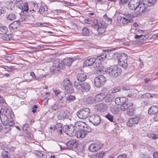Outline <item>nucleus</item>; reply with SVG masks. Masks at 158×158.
Segmentation results:
<instances>
[{
    "mask_svg": "<svg viewBox=\"0 0 158 158\" xmlns=\"http://www.w3.org/2000/svg\"><path fill=\"white\" fill-rule=\"evenodd\" d=\"M107 72L109 77H116L121 74L122 70L117 65H114L108 68L107 69Z\"/></svg>",
    "mask_w": 158,
    "mask_h": 158,
    "instance_id": "obj_1",
    "label": "nucleus"
},
{
    "mask_svg": "<svg viewBox=\"0 0 158 158\" xmlns=\"http://www.w3.org/2000/svg\"><path fill=\"white\" fill-rule=\"evenodd\" d=\"M74 85L75 88L77 89L80 90H84L85 91H89L91 88L90 85L86 82H79L75 81Z\"/></svg>",
    "mask_w": 158,
    "mask_h": 158,
    "instance_id": "obj_2",
    "label": "nucleus"
},
{
    "mask_svg": "<svg viewBox=\"0 0 158 158\" xmlns=\"http://www.w3.org/2000/svg\"><path fill=\"white\" fill-rule=\"evenodd\" d=\"M64 65L63 64V62H60V60L59 59L55 60L53 62V66L51 68L50 70L52 72L56 73L57 71H58L59 69H64Z\"/></svg>",
    "mask_w": 158,
    "mask_h": 158,
    "instance_id": "obj_3",
    "label": "nucleus"
},
{
    "mask_svg": "<svg viewBox=\"0 0 158 158\" xmlns=\"http://www.w3.org/2000/svg\"><path fill=\"white\" fill-rule=\"evenodd\" d=\"M90 110L88 108H84L81 109L77 113L78 117L81 119H85L89 115Z\"/></svg>",
    "mask_w": 158,
    "mask_h": 158,
    "instance_id": "obj_4",
    "label": "nucleus"
},
{
    "mask_svg": "<svg viewBox=\"0 0 158 158\" xmlns=\"http://www.w3.org/2000/svg\"><path fill=\"white\" fill-rule=\"evenodd\" d=\"M63 130L64 132L70 136H73L75 134V127L72 124L64 125L63 127Z\"/></svg>",
    "mask_w": 158,
    "mask_h": 158,
    "instance_id": "obj_5",
    "label": "nucleus"
},
{
    "mask_svg": "<svg viewBox=\"0 0 158 158\" xmlns=\"http://www.w3.org/2000/svg\"><path fill=\"white\" fill-rule=\"evenodd\" d=\"M106 80V78L103 75L96 77L94 79L95 85L97 87H101L104 84Z\"/></svg>",
    "mask_w": 158,
    "mask_h": 158,
    "instance_id": "obj_6",
    "label": "nucleus"
},
{
    "mask_svg": "<svg viewBox=\"0 0 158 158\" xmlns=\"http://www.w3.org/2000/svg\"><path fill=\"white\" fill-rule=\"evenodd\" d=\"M135 17L132 13L126 15L125 17H121L120 21L123 24H127L129 23L133 22V18Z\"/></svg>",
    "mask_w": 158,
    "mask_h": 158,
    "instance_id": "obj_7",
    "label": "nucleus"
},
{
    "mask_svg": "<svg viewBox=\"0 0 158 158\" xmlns=\"http://www.w3.org/2000/svg\"><path fill=\"white\" fill-rule=\"evenodd\" d=\"M63 85L64 89L68 93H71L73 92L72 84L69 80H64L63 81Z\"/></svg>",
    "mask_w": 158,
    "mask_h": 158,
    "instance_id": "obj_8",
    "label": "nucleus"
},
{
    "mask_svg": "<svg viewBox=\"0 0 158 158\" xmlns=\"http://www.w3.org/2000/svg\"><path fill=\"white\" fill-rule=\"evenodd\" d=\"M89 120L94 125L98 126L101 122V117L97 114H93L89 117Z\"/></svg>",
    "mask_w": 158,
    "mask_h": 158,
    "instance_id": "obj_9",
    "label": "nucleus"
},
{
    "mask_svg": "<svg viewBox=\"0 0 158 158\" xmlns=\"http://www.w3.org/2000/svg\"><path fill=\"white\" fill-rule=\"evenodd\" d=\"M140 118L138 117L130 118L127 123V125L129 127H132L133 125L137 124L139 122Z\"/></svg>",
    "mask_w": 158,
    "mask_h": 158,
    "instance_id": "obj_10",
    "label": "nucleus"
},
{
    "mask_svg": "<svg viewBox=\"0 0 158 158\" xmlns=\"http://www.w3.org/2000/svg\"><path fill=\"white\" fill-rule=\"evenodd\" d=\"M125 55L126 58L122 57L119 59L118 62L119 65L124 69L128 67V64L127 63V56L126 54Z\"/></svg>",
    "mask_w": 158,
    "mask_h": 158,
    "instance_id": "obj_11",
    "label": "nucleus"
},
{
    "mask_svg": "<svg viewBox=\"0 0 158 158\" xmlns=\"http://www.w3.org/2000/svg\"><path fill=\"white\" fill-rule=\"evenodd\" d=\"M1 148L3 151L2 153V158H10L8 155V152L7 151L6 145L5 143H1L0 145Z\"/></svg>",
    "mask_w": 158,
    "mask_h": 158,
    "instance_id": "obj_12",
    "label": "nucleus"
},
{
    "mask_svg": "<svg viewBox=\"0 0 158 158\" xmlns=\"http://www.w3.org/2000/svg\"><path fill=\"white\" fill-rule=\"evenodd\" d=\"M147 10L146 5L144 3H141L139 5V6L137 8L136 10L138 11L137 15L140 14L144 13Z\"/></svg>",
    "mask_w": 158,
    "mask_h": 158,
    "instance_id": "obj_13",
    "label": "nucleus"
},
{
    "mask_svg": "<svg viewBox=\"0 0 158 158\" xmlns=\"http://www.w3.org/2000/svg\"><path fill=\"white\" fill-rule=\"evenodd\" d=\"M19 22H18V20L15 21L10 24L9 28L11 31H15L19 27Z\"/></svg>",
    "mask_w": 158,
    "mask_h": 158,
    "instance_id": "obj_14",
    "label": "nucleus"
},
{
    "mask_svg": "<svg viewBox=\"0 0 158 158\" xmlns=\"http://www.w3.org/2000/svg\"><path fill=\"white\" fill-rule=\"evenodd\" d=\"M69 114V112L67 110L62 111L59 113L58 116V119L61 120L64 118H68Z\"/></svg>",
    "mask_w": 158,
    "mask_h": 158,
    "instance_id": "obj_15",
    "label": "nucleus"
},
{
    "mask_svg": "<svg viewBox=\"0 0 158 158\" xmlns=\"http://www.w3.org/2000/svg\"><path fill=\"white\" fill-rule=\"evenodd\" d=\"M50 128L51 130L59 131L61 134H62V124L61 123H58L54 126L50 127Z\"/></svg>",
    "mask_w": 158,
    "mask_h": 158,
    "instance_id": "obj_16",
    "label": "nucleus"
},
{
    "mask_svg": "<svg viewBox=\"0 0 158 158\" xmlns=\"http://www.w3.org/2000/svg\"><path fill=\"white\" fill-rule=\"evenodd\" d=\"M86 135L85 133L83 130H79L75 132L74 136H75L77 138H83L85 137Z\"/></svg>",
    "mask_w": 158,
    "mask_h": 158,
    "instance_id": "obj_17",
    "label": "nucleus"
},
{
    "mask_svg": "<svg viewBox=\"0 0 158 158\" xmlns=\"http://www.w3.org/2000/svg\"><path fill=\"white\" fill-rule=\"evenodd\" d=\"M101 148L96 144H91L89 147V149L91 152H96L100 149Z\"/></svg>",
    "mask_w": 158,
    "mask_h": 158,
    "instance_id": "obj_18",
    "label": "nucleus"
},
{
    "mask_svg": "<svg viewBox=\"0 0 158 158\" xmlns=\"http://www.w3.org/2000/svg\"><path fill=\"white\" fill-rule=\"evenodd\" d=\"M97 109L101 112H104L106 111L107 109V106L106 104L101 103L96 106Z\"/></svg>",
    "mask_w": 158,
    "mask_h": 158,
    "instance_id": "obj_19",
    "label": "nucleus"
},
{
    "mask_svg": "<svg viewBox=\"0 0 158 158\" xmlns=\"http://www.w3.org/2000/svg\"><path fill=\"white\" fill-rule=\"evenodd\" d=\"M96 59L93 58H91L85 60L83 63L84 67L92 65L95 62Z\"/></svg>",
    "mask_w": 158,
    "mask_h": 158,
    "instance_id": "obj_20",
    "label": "nucleus"
},
{
    "mask_svg": "<svg viewBox=\"0 0 158 158\" xmlns=\"http://www.w3.org/2000/svg\"><path fill=\"white\" fill-rule=\"evenodd\" d=\"M66 145L69 148H76L77 147V143L76 140L75 139L69 140L67 143Z\"/></svg>",
    "mask_w": 158,
    "mask_h": 158,
    "instance_id": "obj_21",
    "label": "nucleus"
},
{
    "mask_svg": "<svg viewBox=\"0 0 158 158\" xmlns=\"http://www.w3.org/2000/svg\"><path fill=\"white\" fill-rule=\"evenodd\" d=\"M87 76L86 74L83 73H79L77 76V79L78 81L81 82L84 81L86 79Z\"/></svg>",
    "mask_w": 158,
    "mask_h": 158,
    "instance_id": "obj_22",
    "label": "nucleus"
},
{
    "mask_svg": "<svg viewBox=\"0 0 158 158\" xmlns=\"http://www.w3.org/2000/svg\"><path fill=\"white\" fill-rule=\"evenodd\" d=\"M125 55V53H124L116 52L114 53L112 57L114 59H117L118 60L119 59L122 57L126 58Z\"/></svg>",
    "mask_w": 158,
    "mask_h": 158,
    "instance_id": "obj_23",
    "label": "nucleus"
},
{
    "mask_svg": "<svg viewBox=\"0 0 158 158\" xmlns=\"http://www.w3.org/2000/svg\"><path fill=\"white\" fill-rule=\"evenodd\" d=\"M158 111V107L152 106L148 109V112L150 114H156Z\"/></svg>",
    "mask_w": 158,
    "mask_h": 158,
    "instance_id": "obj_24",
    "label": "nucleus"
},
{
    "mask_svg": "<svg viewBox=\"0 0 158 158\" xmlns=\"http://www.w3.org/2000/svg\"><path fill=\"white\" fill-rule=\"evenodd\" d=\"M133 104L132 102H128L126 104L125 103L121 105L120 107V110L122 111H124L127 109L129 108V107L133 106Z\"/></svg>",
    "mask_w": 158,
    "mask_h": 158,
    "instance_id": "obj_25",
    "label": "nucleus"
},
{
    "mask_svg": "<svg viewBox=\"0 0 158 158\" xmlns=\"http://www.w3.org/2000/svg\"><path fill=\"white\" fill-rule=\"evenodd\" d=\"M111 112L113 114H117L119 112V108L116 105H112L110 108Z\"/></svg>",
    "mask_w": 158,
    "mask_h": 158,
    "instance_id": "obj_26",
    "label": "nucleus"
},
{
    "mask_svg": "<svg viewBox=\"0 0 158 158\" xmlns=\"http://www.w3.org/2000/svg\"><path fill=\"white\" fill-rule=\"evenodd\" d=\"M95 24L94 25H98L99 28H100L102 29H105L107 27V24L104 22H98L97 20H94Z\"/></svg>",
    "mask_w": 158,
    "mask_h": 158,
    "instance_id": "obj_27",
    "label": "nucleus"
},
{
    "mask_svg": "<svg viewBox=\"0 0 158 158\" xmlns=\"http://www.w3.org/2000/svg\"><path fill=\"white\" fill-rule=\"evenodd\" d=\"M6 115V114H1L0 116V119L1 121L5 125L7 124V122L9 120Z\"/></svg>",
    "mask_w": 158,
    "mask_h": 158,
    "instance_id": "obj_28",
    "label": "nucleus"
},
{
    "mask_svg": "<svg viewBox=\"0 0 158 158\" xmlns=\"http://www.w3.org/2000/svg\"><path fill=\"white\" fill-rule=\"evenodd\" d=\"M74 61V60L73 58H67L64 60L63 63L64 65L65 64L68 66H70Z\"/></svg>",
    "mask_w": 158,
    "mask_h": 158,
    "instance_id": "obj_29",
    "label": "nucleus"
},
{
    "mask_svg": "<svg viewBox=\"0 0 158 158\" xmlns=\"http://www.w3.org/2000/svg\"><path fill=\"white\" fill-rule=\"evenodd\" d=\"M105 98V95L103 93H100L97 94L94 98L95 101L100 102Z\"/></svg>",
    "mask_w": 158,
    "mask_h": 158,
    "instance_id": "obj_30",
    "label": "nucleus"
},
{
    "mask_svg": "<svg viewBox=\"0 0 158 158\" xmlns=\"http://www.w3.org/2000/svg\"><path fill=\"white\" fill-rule=\"evenodd\" d=\"M14 125V122L13 120H11L10 122L8 120V121L7 122V124L5 125L8 127H5V128L6 129V131H5L4 132L5 133H7L10 130V127L13 126Z\"/></svg>",
    "mask_w": 158,
    "mask_h": 158,
    "instance_id": "obj_31",
    "label": "nucleus"
},
{
    "mask_svg": "<svg viewBox=\"0 0 158 158\" xmlns=\"http://www.w3.org/2000/svg\"><path fill=\"white\" fill-rule=\"evenodd\" d=\"M135 108L133 107V106L129 107L128 110L127 111V114L130 116L133 115L135 113Z\"/></svg>",
    "mask_w": 158,
    "mask_h": 158,
    "instance_id": "obj_32",
    "label": "nucleus"
},
{
    "mask_svg": "<svg viewBox=\"0 0 158 158\" xmlns=\"http://www.w3.org/2000/svg\"><path fill=\"white\" fill-rule=\"evenodd\" d=\"M85 123L81 122H78L75 123V125L76 127H78L79 130H83Z\"/></svg>",
    "mask_w": 158,
    "mask_h": 158,
    "instance_id": "obj_33",
    "label": "nucleus"
},
{
    "mask_svg": "<svg viewBox=\"0 0 158 158\" xmlns=\"http://www.w3.org/2000/svg\"><path fill=\"white\" fill-rule=\"evenodd\" d=\"M104 155V153L103 152L97 153L96 155H92L90 158H102Z\"/></svg>",
    "mask_w": 158,
    "mask_h": 158,
    "instance_id": "obj_34",
    "label": "nucleus"
},
{
    "mask_svg": "<svg viewBox=\"0 0 158 158\" xmlns=\"http://www.w3.org/2000/svg\"><path fill=\"white\" fill-rule=\"evenodd\" d=\"M66 102H71L76 99V98L74 96L70 95L66 97Z\"/></svg>",
    "mask_w": 158,
    "mask_h": 158,
    "instance_id": "obj_35",
    "label": "nucleus"
},
{
    "mask_svg": "<svg viewBox=\"0 0 158 158\" xmlns=\"http://www.w3.org/2000/svg\"><path fill=\"white\" fill-rule=\"evenodd\" d=\"M147 135L149 138L154 140L158 139V134H156L150 133L148 134Z\"/></svg>",
    "mask_w": 158,
    "mask_h": 158,
    "instance_id": "obj_36",
    "label": "nucleus"
},
{
    "mask_svg": "<svg viewBox=\"0 0 158 158\" xmlns=\"http://www.w3.org/2000/svg\"><path fill=\"white\" fill-rule=\"evenodd\" d=\"M94 28L96 29L98 32L99 34H102L104 33L105 31V29L99 28L98 26L96 25H94Z\"/></svg>",
    "mask_w": 158,
    "mask_h": 158,
    "instance_id": "obj_37",
    "label": "nucleus"
},
{
    "mask_svg": "<svg viewBox=\"0 0 158 158\" xmlns=\"http://www.w3.org/2000/svg\"><path fill=\"white\" fill-rule=\"evenodd\" d=\"M8 30V28L6 27L2 26L0 25V34H4L6 33Z\"/></svg>",
    "mask_w": 158,
    "mask_h": 158,
    "instance_id": "obj_38",
    "label": "nucleus"
},
{
    "mask_svg": "<svg viewBox=\"0 0 158 158\" xmlns=\"http://www.w3.org/2000/svg\"><path fill=\"white\" fill-rule=\"evenodd\" d=\"M48 8L47 6L46 5H41L39 11L41 14L43 13L45 11H47Z\"/></svg>",
    "mask_w": 158,
    "mask_h": 158,
    "instance_id": "obj_39",
    "label": "nucleus"
},
{
    "mask_svg": "<svg viewBox=\"0 0 158 158\" xmlns=\"http://www.w3.org/2000/svg\"><path fill=\"white\" fill-rule=\"evenodd\" d=\"M105 100L107 102H110L112 101L114 99V97L113 95L110 94L107 95L105 96Z\"/></svg>",
    "mask_w": 158,
    "mask_h": 158,
    "instance_id": "obj_40",
    "label": "nucleus"
},
{
    "mask_svg": "<svg viewBox=\"0 0 158 158\" xmlns=\"http://www.w3.org/2000/svg\"><path fill=\"white\" fill-rule=\"evenodd\" d=\"M85 125L83 128V131L85 133L86 135L88 132H90L92 131V129L86 123Z\"/></svg>",
    "mask_w": 158,
    "mask_h": 158,
    "instance_id": "obj_41",
    "label": "nucleus"
},
{
    "mask_svg": "<svg viewBox=\"0 0 158 158\" xmlns=\"http://www.w3.org/2000/svg\"><path fill=\"white\" fill-rule=\"evenodd\" d=\"M128 6L130 9L132 10H136L137 7L135 6V5L134 4L133 2L131 0L128 3Z\"/></svg>",
    "mask_w": 158,
    "mask_h": 158,
    "instance_id": "obj_42",
    "label": "nucleus"
},
{
    "mask_svg": "<svg viewBox=\"0 0 158 158\" xmlns=\"http://www.w3.org/2000/svg\"><path fill=\"white\" fill-rule=\"evenodd\" d=\"M8 111H9L7 108L6 107L4 106L2 107L0 110V114H6L7 115L8 113Z\"/></svg>",
    "mask_w": 158,
    "mask_h": 158,
    "instance_id": "obj_43",
    "label": "nucleus"
},
{
    "mask_svg": "<svg viewBox=\"0 0 158 158\" xmlns=\"http://www.w3.org/2000/svg\"><path fill=\"white\" fill-rule=\"evenodd\" d=\"M15 4L16 6L19 8H22V5L23 3L22 0H16Z\"/></svg>",
    "mask_w": 158,
    "mask_h": 158,
    "instance_id": "obj_44",
    "label": "nucleus"
},
{
    "mask_svg": "<svg viewBox=\"0 0 158 158\" xmlns=\"http://www.w3.org/2000/svg\"><path fill=\"white\" fill-rule=\"evenodd\" d=\"M16 16L15 14L13 13L9 14L7 16V18L10 20H14L15 19Z\"/></svg>",
    "mask_w": 158,
    "mask_h": 158,
    "instance_id": "obj_45",
    "label": "nucleus"
},
{
    "mask_svg": "<svg viewBox=\"0 0 158 158\" xmlns=\"http://www.w3.org/2000/svg\"><path fill=\"white\" fill-rule=\"evenodd\" d=\"M89 33V29L86 27H84L82 30V33L83 35H87Z\"/></svg>",
    "mask_w": 158,
    "mask_h": 158,
    "instance_id": "obj_46",
    "label": "nucleus"
},
{
    "mask_svg": "<svg viewBox=\"0 0 158 158\" xmlns=\"http://www.w3.org/2000/svg\"><path fill=\"white\" fill-rule=\"evenodd\" d=\"M28 4L27 3H23L22 5V8H20L21 10H22V11H27L28 10V7L27 6Z\"/></svg>",
    "mask_w": 158,
    "mask_h": 158,
    "instance_id": "obj_47",
    "label": "nucleus"
},
{
    "mask_svg": "<svg viewBox=\"0 0 158 158\" xmlns=\"http://www.w3.org/2000/svg\"><path fill=\"white\" fill-rule=\"evenodd\" d=\"M95 100L92 97H89L86 99V102L89 104H91L94 102Z\"/></svg>",
    "mask_w": 158,
    "mask_h": 158,
    "instance_id": "obj_48",
    "label": "nucleus"
},
{
    "mask_svg": "<svg viewBox=\"0 0 158 158\" xmlns=\"http://www.w3.org/2000/svg\"><path fill=\"white\" fill-rule=\"evenodd\" d=\"M20 18L19 20H18V22H19V23L24 21L27 20V18L26 16L20 15Z\"/></svg>",
    "mask_w": 158,
    "mask_h": 158,
    "instance_id": "obj_49",
    "label": "nucleus"
},
{
    "mask_svg": "<svg viewBox=\"0 0 158 158\" xmlns=\"http://www.w3.org/2000/svg\"><path fill=\"white\" fill-rule=\"evenodd\" d=\"M145 37H146L145 35H143V34H141V35H135L134 37L135 39L144 40Z\"/></svg>",
    "mask_w": 158,
    "mask_h": 158,
    "instance_id": "obj_50",
    "label": "nucleus"
},
{
    "mask_svg": "<svg viewBox=\"0 0 158 158\" xmlns=\"http://www.w3.org/2000/svg\"><path fill=\"white\" fill-rule=\"evenodd\" d=\"M105 117L111 122H113V116L110 114L108 113Z\"/></svg>",
    "mask_w": 158,
    "mask_h": 158,
    "instance_id": "obj_51",
    "label": "nucleus"
},
{
    "mask_svg": "<svg viewBox=\"0 0 158 158\" xmlns=\"http://www.w3.org/2000/svg\"><path fill=\"white\" fill-rule=\"evenodd\" d=\"M131 1L137 7V8L139 6V5H140V4L142 3L141 2V0H131Z\"/></svg>",
    "mask_w": 158,
    "mask_h": 158,
    "instance_id": "obj_52",
    "label": "nucleus"
},
{
    "mask_svg": "<svg viewBox=\"0 0 158 158\" xmlns=\"http://www.w3.org/2000/svg\"><path fill=\"white\" fill-rule=\"evenodd\" d=\"M66 94L64 93L63 92H60L59 94H58L57 96L59 99L60 100H62L64 97H65Z\"/></svg>",
    "mask_w": 158,
    "mask_h": 158,
    "instance_id": "obj_53",
    "label": "nucleus"
},
{
    "mask_svg": "<svg viewBox=\"0 0 158 158\" xmlns=\"http://www.w3.org/2000/svg\"><path fill=\"white\" fill-rule=\"evenodd\" d=\"M155 96V94H153L152 95L151 94H150L149 93H146L144 94H143L142 95V96L144 98H148L149 97H154Z\"/></svg>",
    "mask_w": 158,
    "mask_h": 158,
    "instance_id": "obj_54",
    "label": "nucleus"
},
{
    "mask_svg": "<svg viewBox=\"0 0 158 158\" xmlns=\"http://www.w3.org/2000/svg\"><path fill=\"white\" fill-rule=\"evenodd\" d=\"M157 0H148L147 5L148 6H152L155 3Z\"/></svg>",
    "mask_w": 158,
    "mask_h": 158,
    "instance_id": "obj_55",
    "label": "nucleus"
},
{
    "mask_svg": "<svg viewBox=\"0 0 158 158\" xmlns=\"http://www.w3.org/2000/svg\"><path fill=\"white\" fill-rule=\"evenodd\" d=\"M26 136L30 139H33V135L30 132H26Z\"/></svg>",
    "mask_w": 158,
    "mask_h": 158,
    "instance_id": "obj_56",
    "label": "nucleus"
},
{
    "mask_svg": "<svg viewBox=\"0 0 158 158\" xmlns=\"http://www.w3.org/2000/svg\"><path fill=\"white\" fill-rule=\"evenodd\" d=\"M128 0H120L119 1V4L122 5H125L127 4L128 2Z\"/></svg>",
    "mask_w": 158,
    "mask_h": 158,
    "instance_id": "obj_57",
    "label": "nucleus"
},
{
    "mask_svg": "<svg viewBox=\"0 0 158 158\" xmlns=\"http://www.w3.org/2000/svg\"><path fill=\"white\" fill-rule=\"evenodd\" d=\"M120 101L121 105H122L125 103L127 101V100L125 97H120Z\"/></svg>",
    "mask_w": 158,
    "mask_h": 158,
    "instance_id": "obj_58",
    "label": "nucleus"
},
{
    "mask_svg": "<svg viewBox=\"0 0 158 158\" xmlns=\"http://www.w3.org/2000/svg\"><path fill=\"white\" fill-rule=\"evenodd\" d=\"M120 99V97H118L115 98V101L116 104L118 105H121Z\"/></svg>",
    "mask_w": 158,
    "mask_h": 158,
    "instance_id": "obj_59",
    "label": "nucleus"
},
{
    "mask_svg": "<svg viewBox=\"0 0 158 158\" xmlns=\"http://www.w3.org/2000/svg\"><path fill=\"white\" fill-rule=\"evenodd\" d=\"M28 127V125L27 124H26L22 127V129L24 132H26L27 131Z\"/></svg>",
    "mask_w": 158,
    "mask_h": 158,
    "instance_id": "obj_60",
    "label": "nucleus"
},
{
    "mask_svg": "<svg viewBox=\"0 0 158 158\" xmlns=\"http://www.w3.org/2000/svg\"><path fill=\"white\" fill-rule=\"evenodd\" d=\"M38 108V107L37 105H34L32 107V112L33 113H35L36 112V110Z\"/></svg>",
    "mask_w": 158,
    "mask_h": 158,
    "instance_id": "obj_61",
    "label": "nucleus"
},
{
    "mask_svg": "<svg viewBox=\"0 0 158 158\" xmlns=\"http://www.w3.org/2000/svg\"><path fill=\"white\" fill-rule=\"evenodd\" d=\"M104 17L108 22H110V23L112 22V20L111 19L108 17L106 14H105Z\"/></svg>",
    "mask_w": 158,
    "mask_h": 158,
    "instance_id": "obj_62",
    "label": "nucleus"
},
{
    "mask_svg": "<svg viewBox=\"0 0 158 158\" xmlns=\"http://www.w3.org/2000/svg\"><path fill=\"white\" fill-rule=\"evenodd\" d=\"M127 155L125 154L119 155L117 158H126Z\"/></svg>",
    "mask_w": 158,
    "mask_h": 158,
    "instance_id": "obj_63",
    "label": "nucleus"
},
{
    "mask_svg": "<svg viewBox=\"0 0 158 158\" xmlns=\"http://www.w3.org/2000/svg\"><path fill=\"white\" fill-rule=\"evenodd\" d=\"M154 158H158V152H155L153 153Z\"/></svg>",
    "mask_w": 158,
    "mask_h": 158,
    "instance_id": "obj_64",
    "label": "nucleus"
}]
</instances>
